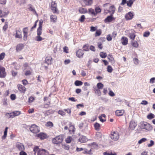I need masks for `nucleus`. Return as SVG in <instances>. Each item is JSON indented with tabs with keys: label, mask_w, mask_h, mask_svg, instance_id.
Segmentation results:
<instances>
[{
	"label": "nucleus",
	"mask_w": 155,
	"mask_h": 155,
	"mask_svg": "<svg viewBox=\"0 0 155 155\" xmlns=\"http://www.w3.org/2000/svg\"><path fill=\"white\" fill-rule=\"evenodd\" d=\"M42 21L40 20L39 21V27L37 30V35L36 36L35 38V40L37 41H41L43 40V39L40 36L42 33Z\"/></svg>",
	"instance_id": "obj_1"
},
{
	"label": "nucleus",
	"mask_w": 155,
	"mask_h": 155,
	"mask_svg": "<svg viewBox=\"0 0 155 155\" xmlns=\"http://www.w3.org/2000/svg\"><path fill=\"white\" fill-rule=\"evenodd\" d=\"M63 140V137L62 135H59L53 138L52 142L53 143L58 144L61 143Z\"/></svg>",
	"instance_id": "obj_2"
},
{
	"label": "nucleus",
	"mask_w": 155,
	"mask_h": 155,
	"mask_svg": "<svg viewBox=\"0 0 155 155\" xmlns=\"http://www.w3.org/2000/svg\"><path fill=\"white\" fill-rule=\"evenodd\" d=\"M51 9L53 13L57 14L59 13V12L57 8V5L55 1H52Z\"/></svg>",
	"instance_id": "obj_3"
},
{
	"label": "nucleus",
	"mask_w": 155,
	"mask_h": 155,
	"mask_svg": "<svg viewBox=\"0 0 155 155\" xmlns=\"http://www.w3.org/2000/svg\"><path fill=\"white\" fill-rule=\"evenodd\" d=\"M30 131L34 133H37L39 131V129L38 126L35 124H32L29 128Z\"/></svg>",
	"instance_id": "obj_4"
},
{
	"label": "nucleus",
	"mask_w": 155,
	"mask_h": 155,
	"mask_svg": "<svg viewBox=\"0 0 155 155\" xmlns=\"http://www.w3.org/2000/svg\"><path fill=\"white\" fill-rule=\"evenodd\" d=\"M110 138L114 141H117L119 138V133L115 131L112 132L111 134Z\"/></svg>",
	"instance_id": "obj_5"
},
{
	"label": "nucleus",
	"mask_w": 155,
	"mask_h": 155,
	"mask_svg": "<svg viewBox=\"0 0 155 155\" xmlns=\"http://www.w3.org/2000/svg\"><path fill=\"white\" fill-rule=\"evenodd\" d=\"M142 127L147 130L150 131L152 129V127L150 124L146 122H144L142 125Z\"/></svg>",
	"instance_id": "obj_6"
},
{
	"label": "nucleus",
	"mask_w": 155,
	"mask_h": 155,
	"mask_svg": "<svg viewBox=\"0 0 155 155\" xmlns=\"http://www.w3.org/2000/svg\"><path fill=\"white\" fill-rule=\"evenodd\" d=\"M6 74L5 68L0 67V78H4L6 76Z\"/></svg>",
	"instance_id": "obj_7"
},
{
	"label": "nucleus",
	"mask_w": 155,
	"mask_h": 155,
	"mask_svg": "<svg viewBox=\"0 0 155 155\" xmlns=\"http://www.w3.org/2000/svg\"><path fill=\"white\" fill-rule=\"evenodd\" d=\"M38 155H48V152L46 150L41 149L38 151Z\"/></svg>",
	"instance_id": "obj_8"
},
{
	"label": "nucleus",
	"mask_w": 155,
	"mask_h": 155,
	"mask_svg": "<svg viewBox=\"0 0 155 155\" xmlns=\"http://www.w3.org/2000/svg\"><path fill=\"white\" fill-rule=\"evenodd\" d=\"M16 146L17 148L20 151L24 150L25 148L23 144L19 142H18L16 143Z\"/></svg>",
	"instance_id": "obj_9"
},
{
	"label": "nucleus",
	"mask_w": 155,
	"mask_h": 155,
	"mask_svg": "<svg viewBox=\"0 0 155 155\" xmlns=\"http://www.w3.org/2000/svg\"><path fill=\"white\" fill-rule=\"evenodd\" d=\"M113 14H111L110 15L107 16L104 20L106 23L110 22L114 20V18L113 17Z\"/></svg>",
	"instance_id": "obj_10"
},
{
	"label": "nucleus",
	"mask_w": 155,
	"mask_h": 155,
	"mask_svg": "<svg viewBox=\"0 0 155 155\" xmlns=\"http://www.w3.org/2000/svg\"><path fill=\"white\" fill-rule=\"evenodd\" d=\"M23 31L24 34L23 38L24 40H26L27 39L28 34V28L26 27L23 29Z\"/></svg>",
	"instance_id": "obj_11"
},
{
	"label": "nucleus",
	"mask_w": 155,
	"mask_h": 155,
	"mask_svg": "<svg viewBox=\"0 0 155 155\" xmlns=\"http://www.w3.org/2000/svg\"><path fill=\"white\" fill-rule=\"evenodd\" d=\"M137 125V123L134 121L132 120L130 122L129 127L131 130H133Z\"/></svg>",
	"instance_id": "obj_12"
},
{
	"label": "nucleus",
	"mask_w": 155,
	"mask_h": 155,
	"mask_svg": "<svg viewBox=\"0 0 155 155\" xmlns=\"http://www.w3.org/2000/svg\"><path fill=\"white\" fill-rule=\"evenodd\" d=\"M133 14L132 12H130L125 16V18L127 20L131 19L133 17Z\"/></svg>",
	"instance_id": "obj_13"
},
{
	"label": "nucleus",
	"mask_w": 155,
	"mask_h": 155,
	"mask_svg": "<svg viewBox=\"0 0 155 155\" xmlns=\"http://www.w3.org/2000/svg\"><path fill=\"white\" fill-rule=\"evenodd\" d=\"M84 54V53L83 52V51L82 50H78L76 52L77 56L79 58H80L82 57Z\"/></svg>",
	"instance_id": "obj_14"
},
{
	"label": "nucleus",
	"mask_w": 155,
	"mask_h": 155,
	"mask_svg": "<svg viewBox=\"0 0 155 155\" xmlns=\"http://www.w3.org/2000/svg\"><path fill=\"white\" fill-rule=\"evenodd\" d=\"M115 11V8L114 6H110V10H105V11H107L106 12V13L107 12H110L111 13V14H113L114 13Z\"/></svg>",
	"instance_id": "obj_15"
},
{
	"label": "nucleus",
	"mask_w": 155,
	"mask_h": 155,
	"mask_svg": "<svg viewBox=\"0 0 155 155\" xmlns=\"http://www.w3.org/2000/svg\"><path fill=\"white\" fill-rule=\"evenodd\" d=\"M88 140L85 136H81L79 139V141L82 143H85Z\"/></svg>",
	"instance_id": "obj_16"
},
{
	"label": "nucleus",
	"mask_w": 155,
	"mask_h": 155,
	"mask_svg": "<svg viewBox=\"0 0 155 155\" xmlns=\"http://www.w3.org/2000/svg\"><path fill=\"white\" fill-rule=\"evenodd\" d=\"M37 135V137L41 139H44L47 137L46 134L43 133H41Z\"/></svg>",
	"instance_id": "obj_17"
},
{
	"label": "nucleus",
	"mask_w": 155,
	"mask_h": 155,
	"mask_svg": "<svg viewBox=\"0 0 155 155\" xmlns=\"http://www.w3.org/2000/svg\"><path fill=\"white\" fill-rule=\"evenodd\" d=\"M19 90L21 92L24 93L25 91V87L21 85L18 84V85Z\"/></svg>",
	"instance_id": "obj_18"
},
{
	"label": "nucleus",
	"mask_w": 155,
	"mask_h": 155,
	"mask_svg": "<svg viewBox=\"0 0 155 155\" xmlns=\"http://www.w3.org/2000/svg\"><path fill=\"white\" fill-rule=\"evenodd\" d=\"M15 37L16 38H21L22 37L21 31L19 30L16 31Z\"/></svg>",
	"instance_id": "obj_19"
},
{
	"label": "nucleus",
	"mask_w": 155,
	"mask_h": 155,
	"mask_svg": "<svg viewBox=\"0 0 155 155\" xmlns=\"http://www.w3.org/2000/svg\"><path fill=\"white\" fill-rule=\"evenodd\" d=\"M52 58L51 57H46L45 60V63L48 65L50 64H51V60Z\"/></svg>",
	"instance_id": "obj_20"
},
{
	"label": "nucleus",
	"mask_w": 155,
	"mask_h": 155,
	"mask_svg": "<svg viewBox=\"0 0 155 155\" xmlns=\"http://www.w3.org/2000/svg\"><path fill=\"white\" fill-rule=\"evenodd\" d=\"M24 47L23 45L21 44L18 45L16 46V50L17 51H21Z\"/></svg>",
	"instance_id": "obj_21"
},
{
	"label": "nucleus",
	"mask_w": 155,
	"mask_h": 155,
	"mask_svg": "<svg viewBox=\"0 0 155 155\" xmlns=\"http://www.w3.org/2000/svg\"><path fill=\"white\" fill-rule=\"evenodd\" d=\"M122 43L124 45H126L128 42V39L126 37H122Z\"/></svg>",
	"instance_id": "obj_22"
},
{
	"label": "nucleus",
	"mask_w": 155,
	"mask_h": 155,
	"mask_svg": "<svg viewBox=\"0 0 155 155\" xmlns=\"http://www.w3.org/2000/svg\"><path fill=\"white\" fill-rule=\"evenodd\" d=\"M124 110H117L115 112L116 115L117 116H121L123 115Z\"/></svg>",
	"instance_id": "obj_23"
},
{
	"label": "nucleus",
	"mask_w": 155,
	"mask_h": 155,
	"mask_svg": "<svg viewBox=\"0 0 155 155\" xmlns=\"http://www.w3.org/2000/svg\"><path fill=\"white\" fill-rule=\"evenodd\" d=\"M79 12L81 14H84L87 12V10L85 8L81 7L79 8Z\"/></svg>",
	"instance_id": "obj_24"
},
{
	"label": "nucleus",
	"mask_w": 155,
	"mask_h": 155,
	"mask_svg": "<svg viewBox=\"0 0 155 155\" xmlns=\"http://www.w3.org/2000/svg\"><path fill=\"white\" fill-rule=\"evenodd\" d=\"M9 13L8 12H2V10H0V17L2 18L7 15Z\"/></svg>",
	"instance_id": "obj_25"
},
{
	"label": "nucleus",
	"mask_w": 155,
	"mask_h": 155,
	"mask_svg": "<svg viewBox=\"0 0 155 155\" xmlns=\"http://www.w3.org/2000/svg\"><path fill=\"white\" fill-rule=\"evenodd\" d=\"M107 58L109 59V61L112 64H114L115 61L112 56L108 55L107 56Z\"/></svg>",
	"instance_id": "obj_26"
},
{
	"label": "nucleus",
	"mask_w": 155,
	"mask_h": 155,
	"mask_svg": "<svg viewBox=\"0 0 155 155\" xmlns=\"http://www.w3.org/2000/svg\"><path fill=\"white\" fill-rule=\"evenodd\" d=\"M6 117L8 118H13L14 117V115L13 112L11 113H7L5 115Z\"/></svg>",
	"instance_id": "obj_27"
},
{
	"label": "nucleus",
	"mask_w": 155,
	"mask_h": 155,
	"mask_svg": "<svg viewBox=\"0 0 155 155\" xmlns=\"http://www.w3.org/2000/svg\"><path fill=\"white\" fill-rule=\"evenodd\" d=\"M93 0H84V2L87 5H91L92 3Z\"/></svg>",
	"instance_id": "obj_28"
},
{
	"label": "nucleus",
	"mask_w": 155,
	"mask_h": 155,
	"mask_svg": "<svg viewBox=\"0 0 155 155\" xmlns=\"http://www.w3.org/2000/svg\"><path fill=\"white\" fill-rule=\"evenodd\" d=\"M8 129V127H6L5 128V130L4 132V135L2 137V139L3 140L5 139L6 138L7 135V130Z\"/></svg>",
	"instance_id": "obj_29"
},
{
	"label": "nucleus",
	"mask_w": 155,
	"mask_h": 155,
	"mask_svg": "<svg viewBox=\"0 0 155 155\" xmlns=\"http://www.w3.org/2000/svg\"><path fill=\"white\" fill-rule=\"evenodd\" d=\"M57 16L55 15H53L50 16L51 20V21L55 22L57 20Z\"/></svg>",
	"instance_id": "obj_30"
},
{
	"label": "nucleus",
	"mask_w": 155,
	"mask_h": 155,
	"mask_svg": "<svg viewBox=\"0 0 155 155\" xmlns=\"http://www.w3.org/2000/svg\"><path fill=\"white\" fill-rule=\"evenodd\" d=\"M88 12L89 14H91L94 16L96 15V13H95L94 10L92 8H91L89 9Z\"/></svg>",
	"instance_id": "obj_31"
},
{
	"label": "nucleus",
	"mask_w": 155,
	"mask_h": 155,
	"mask_svg": "<svg viewBox=\"0 0 155 155\" xmlns=\"http://www.w3.org/2000/svg\"><path fill=\"white\" fill-rule=\"evenodd\" d=\"M94 127H95V129L96 130H99V128L100 127V124L97 123H96L94 124Z\"/></svg>",
	"instance_id": "obj_32"
},
{
	"label": "nucleus",
	"mask_w": 155,
	"mask_h": 155,
	"mask_svg": "<svg viewBox=\"0 0 155 155\" xmlns=\"http://www.w3.org/2000/svg\"><path fill=\"white\" fill-rule=\"evenodd\" d=\"M45 126L47 127H53V124L51 122L49 121L47 122L45 124Z\"/></svg>",
	"instance_id": "obj_33"
},
{
	"label": "nucleus",
	"mask_w": 155,
	"mask_h": 155,
	"mask_svg": "<svg viewBox=\"0 0 155 155\" xmlns=\"http://www.w3.org/2000/svg\"><path fill=\"white\" fill-rule=\"evenodd\" d=\"M75 85L77 86L81 85L83 84V82L80 81H76L74 83Z\"/></svg>",
	"instance_id": "obj_34"
},
{
	"label": "nucleus",
	"mask_w": 155,
	"mask_h": 155,
	"mask_svg": "<svg viewBox=\"0 0 155 155\" xmlns=\"http://www.w3.org/2000/svg\"><path fill=\"white\" fill-rule=\"evenodd\" d=\"M129 36L131 39L132 40H134L135 38L136 35L134 33H130L129 34Z\"/></svg>",
	"instance_id": "obj_35"
},
{
	"label": "nucleus",
	"mask_w": 155,
	"mask_h": 155,
	"mask_svg": "<svg viewBox=\"0 0 155 155\" xmlns=\"http://www.w3.org/2000/svg\"><path fill=\"white\" fill-rule=\"evenodd\" d=\"M100 55L102 58H105L107 56V54L106 53L101 52L100 53Z\"/></svg>",
	"instance_id": "obj_36"
},
{
	"label": "nucleus",
	"mask_w": 155,
	"mask_h": 155,
	"mask_svg": "<svg viewBox=\"0 0 155 155\" xmlns=\"http://www.w3.org/2000/svg\"><path fill=\"white\" fill-rule=\"evenodd\" d=\"M97 87L98 89H101L103 88L104 85L101 83H99L97 84Z\"/></svg>",
	"instance_id": "obj_37"
},
{
	"label": "nucleus",
	"mask_w": 155,
	"mask_h": 155,
	"mask_svg": "<svg viewBox=\"0 0 155 155\" xmlns=\"http://www.w3.org/2000/svg\"><path fill=\"white\" fill-rule=\"evenodd\" d=\"M75 128L74 126L73 125H71L70 126L69 130L70 132H74L75 131L74 130Z\"/></svg>",
	"instance_id": "obj_38"
},
{
	"label": "nucleus",
	"mask_w": 155,
	"mask_h": 155,
	"mask_svg": "<svg viewBox=\"0 0 155 155\" xmlns=\"http://www.w3.org/2000/svg\"><path fill=\"white\" fill-rule=\"evenodd\" d=\"M134 63L135 65H138L139 63V60L137 58H134L133 59Z\"/></svg>",
	"instance_id": "obj_39"
},
{
	"label": "nucleus",
	"mask_w": 155,
	"mask_h": 155,
	"mask_svg": "<svg viewBox=\"0 0 155 155\" xmlns=\"http://www.w3.org/2000/svg\"><path fill=\"white\" fill-rule=\"evenodd\" d=\"M132 45L135 48H137L139 45L137 41H135L133 42L132 44Z\"/></svg>",
	"instance_id": "obj_40"
},
{
	"label": "nucleus",
	"mask_w": 155,
	"mask_h": 155,
	"mask_svg": "<svg viewBox=\"0 0 155 155\" xmlns=\"http://www.w3.org/2000/svg\"><path fill=\"white\" fill-rule=\"evenodd\" d=\"M127 5L129 7H131L133 4V1L132 0H130L127 1Z\"/></svg>",
	"instance_id": "obj_41"
},
{
	"label": "nucleus",
	"mask_w": 155,
	"mask_h": 155,
	"mask_svg": "<svg viewBox=\"0 0 155 155\" xmlns=\"http://www.w3.org/2000/svg\"><path fill=\"white\" fill-rule=\"evenodd\" d=\"M72 138L71 137H68L65 140V141L67 143H70L71 141Z\"/></svg>",
	"instance_id": "obj_42"
},
{
	"label": "nucleus",
	"mask_w": 155,
	"mask_h": 155,
	"mask_svg": "<svg viewBox=\"0 0 155 155\" xmlns=\"http://www.w3.org/2000/svg\"><path fill=\"white\" fill-rule=\"evenodd\" d=\"M101 9L99 7H96L95 8V13H96V15L98 13L101 12Z\"/></svg>",
	"instance_id": "obj_43"
},
{
	"label": "nucleus",
	"mask_w": 155,
	"mask_h": 155,
	"mask_svg": "<svg viewBox=\"0 0 155 155\" xmlns=\"http://www.w3.org/2000/svg\"><path fill=\"white\" fill-rule=\"evenodd\" d=\"M147 140V139L145 138H143L140 140L138 142L139 144H141L143 142L146 141Z\"/></svg>",
	"instance_id": "obj_44"
},
{
	"label": "nucleus",
	"mask_w": 155,
	"mask_h": 155,
	"mask_svg": "<svg viewBox=\"0 0 155 155\" xmlns=\"http://www.w3.org/2000/svg\"><path fill=\"white\" fill-rule=\"evenodd\" d=\"M8 23L7 22H5L4 26L3 27V30L5 31L8 28Z\"/></svg>",
	"instance_id": "obj_45"
},
{
	"label": "nucleus",
	"mask_w": 155,
	"mask_h": 155,
	"mask_svg": "<svg viewBox=\"0 0 155 155\" xmlns=\"http://www.w3.org/2000/svg\"><path fill=\"white\" fill-rule=\"evenodd\" d=\"M107 71L109 73H111L113 71V69L111 67L110 65L108 66L107 68Z\"/></svg>",
	"instance_id": "obj_46"
},
{
	"label": "nucleus",
	"mask_w": 155,
	"mask_h": 155,
	"mask_svg": "<svg viewBox=\"0 0 155 155\" xmlns=\"http://www.w3.org/2000/svg\"><path fill=\"white\" fill-rule=\"evenodd\" d=\"M63 148L65 150H69L70 147L68 144H64L63 146Z\"/></svg>",
	"instance_id": "obj_47"
},
{
	"label": "nucleus",
	"mask_w": 155,
	"mask_h": 155,
	"mask_svg": "<svg viewBox=\"0 0 155 155\" xmlns=\"http://www.w3.org/2000/svg\"><path fill=\"white\" fill-rule=\"evenodd\" d=\"M13 113L14 115V117L16 116H18L21 114V113L20 111H17L13 112Z\"/></svg>",
	"instance_id": "obj_48"
},
{
	"label": "nucleus",
	"mask_w": 155,
	"mask_h": 155,
	"mask_svg": "<svg viewBox=\"0 0 155 155\" xmlns=\"http://www.w3.org/2000/svg\"><path fill=\"white\" fill-rule=\"evenodd\" d=\"M147 117L148 119H151L154 117V115L153 114L150 113L147 116Z\"/></svg>",
	"instance_id": "obj_49"
},
{
	"label": "nucleus",
	"mask_w": 155,
	"mask_h": 155,
	"mask_svg": "<svg viewBox=\"0 0 155 155\" xmlns=\"http://www.w3.org/2000/svg\"><path fill=\"white\" fill-rule=\"evenodd\" d=\"M150 34V32L149 31H146L144 33L143 36L145 37H147L149 36Z\"/></svg>",
	"instance_id": "obj_50"
},
{
	"label": "nucleus",
	"mask_w": 155,
	"mask_h": 155,
	"mask_svg": "<svg viewBox=\"0 0 155 155\" xmlns=\"http://www.w3.org/2000/svg\"><path fill=\"white\" fill-rule=\"evenodd\" d=\"M85 17L84 15H82L80 17V18L79 19V21L80 22H82L84 21Z\"/></svg>",
	"instance_id": "obj_51"
},
{
	"label": "nucleus",
	"mask_w": 155,
	"mask_h": 155,
	"mask_svg": "<svg viewBox=\"0 0 155 155\" xmlns=\"http://www.w3.org/2000/svg\"><path fill=\"white\" fill-rule=\"evenodd\" d=\"M88 47L87 45H84L83 46V50L85 51H88L89 50Z\"/></svg>",
	"instance_id": "obj_52"
},
{
	"label": "nucleus",
	"mask_w": 155,
	"mask_h": 155,
	"mask_svg": "<svg viewBox=\"0 0 155 155\" xmlns=\"http://www.w3.org/2000/svg\"><path fill=\"white\" fill-rule=\"evenodd\" d=\"M90 144L94 148L97 149L98 147L97 144L95 142H93V143Z\"/></svg>",
	"instance_id": "obj_53"
},
{
	"label": "nucleus",
	"mask_w": 155,
	"mask_h": 155,
	"mask_svg": "<svg viewBox=\"0 0 155 155\" xmlns=\"http://www.w3.org/2000/svg\"><path fill=\"white\" fill-rule=\"evenodd\" d=\"M5 56V53H2L0 54V60H2L3 59Z\"/></svg>",
	"instance_id": "obj_54"
},
{
	"label": "nucleus",
	"mask_w": 155,
	"mask_h": 155,
	"mask_svg": "<svg viewBox=\"0 0 155 155\" xmlns=\"http://www.w3.org/2000/svg\"><path fill=\"white\" fill-rule=\"evenodd\" d=\"M95 93L98 96H100L101 94V93L100 89L98 88L96 89Z\"/></svg>",
	"instance_id": "obj_55"
},
{
	"label": "nucleus",
	"mask_w": 155,
	"mask_h": 155,
	"mask_svg": "<svg viewBox=\"0 0 155 155\" xmlns=\"http://www.w3.org/2000/svg\"><path fill=\"white\" fill-rule=\"evenodd\" d=\"M150 84H153L155 82V78H152L150 79Z\"/></svg>",
	"instance_id": "obj_56"
},
{
	"label": "nucleus",
	"mask_w": 155,
	"mask_h": 155,
	"mask_svg": "<svg viewBox=\"0 0 155 155\" xmlns=\"http://www.w3.org/2000/svg\"><path fill=\"white\" fill-rule=\"evenodd\" d=\"M96 137H97V139L100 140L101 139V134L100 133H98L96 134Z\"/></svg>",
	"instance_id": "obj_57"
},
{
	"label": "nucleus",
	"mask_w": 155,
	"mask_h": 155,
	"mask_svg": "<svg viewBox=\"0 0 155 155\" xmlns=\"http://www.w3.org/2000/svg\"><path fill=\"white\" fill-rule=\"evenodd\" d=\"M10 97L12 100H14L15 99L16 95L14 94H11Z\"/></svg>",
	"instance_id": "obj_58"
},
{
	"label": "nucleus",
	"mask_w": 155,
	"mask_h": 155,
	"mask_svg": "<svg viewBox=\"0 0 155 155\" xmlns=\"http://www.w3.org/2000/svg\"><path fill=\"white\" fill-rule=\"evenodd\" d=\"M150 143L148 144L147 145L148 147H150L153 146L154 144V142L152 140L150 141Z\"/></svg>",
	"instance_id": "obj_59"
},
{
	"label": "nucleus",
	"mask_w": 155,
	"mask_h": 155,
	"mask_svg": "<svg viewBox=\"0 0 155 155\" xmlns=\"http://www.w3.org/2000/svg\"><path fill=\"white\" fill-rule=\"evenodd\" d=\"M58 113L62 116L64 115L65 114V112L61 110H59L58 111Z\"/></svg>",
	"instance_id": "obj_60"
},
{
	"label": "nucleus",
	"mask_w": 155,
	"mask_h": 155,
	"mask_svg": "<svg viewBox=\"0 0 155 155\" xmlns=\"http://www.w3.org/2000/svg\"><path fill=\"white\" fill-rule=\"evenodd\" d=\"M38 21V20H37L35 21V24L34 25V26L31 28V31H32L33 30L36 28V25H37V22Z\"/></svg>",
	"instance_id": "obj_61"
},
{
	"label": "nucleus",
	"mask_w": 155,
	"mask_h": 155,
	"mask_svg": "<svg viewBox=\"0 0 155 155\" xmlns=\"http://www.w3.org/2000/svg\"><path fill=\"white\" fill-rule=\"evenodd\" d=\"M101 34V32L100 31H97L95 33V36H99Z\"/></svg>",
	"instance_id": "obj_62"
},
{
	"label": "nucleus",
	"mask_w": 155,
	"mask_h": 155,
	"mask_svg": "<svg viewBox=\"0 0 155 155\" xmlns=\"http://www.w3.org/2000/svg\"><path fill=\"white\" fill-rule=\"evenodd\" d=\"M3 105L5 106H7L8 105L7 100L6 99H4V101L3 102Z\"/></svg>",
	"instance_id": "obj_63"
},
{
	"label": "nucleus",
	"mask_w": 155,
	"mask_h": 155,
	"mask_svg": "<svg viewBox=\"0 0 155 155\" xmlns=\"http://www.w3.org/2000/svg\"><path fill=\"white\" fill-rule=\"evenodd\" d=\"M20 155H27V153L24 151H21L19 153Z\"/></svg>",
	"instance_id": "obj_64"
}]
</instances>
